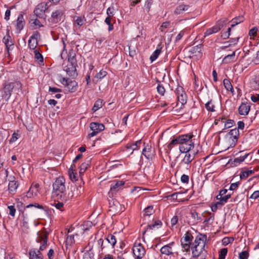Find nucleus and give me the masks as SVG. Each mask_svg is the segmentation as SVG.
Segmentation results:
<instances>
[{"mask_svg": "<svg viewBox=\"0 0 259 259\" xmlns=\"http://www.w3.org/2000/svg\"><path fill=\"white\" fill-rule=\"evenodd\" d=\"M65 180L62 177L56 178L53 184L52 195L55 200L67 201L72 199L73 193L72 191L66 193Z\"/></svg>", "mask_w": 259, "mask_h": 259, "instance_id": "1", "label": "nucleus"}, {"mask_svg": "<svg viewBox=\"0 0 259 259\" xmlns=\"http://www.w3.org/2000/svg\"><path fill=\"white\" fill-rule=\"evenodd\" d=\"M22 90V84L19 80L12 81H7L3 84V88L0 90V102L3 101L7 102L13 92L18 95Z\"/></svg>", "mask_w": 259, "mask_h": 259, "instance_id": "2", "label": "nucleus"}, {"mask_svg": "<svg viewBox=\"0 0 259 259\" xmlns=\"http://www.w3.org/2000/svg\"><path fill=\"white\" fill-rule=\"evenodd\" d=\"M76 52L73 49L69 51L68 57V64L65 67V71L67 74L73 78L77 76L78 73L76 70L77 67V60L76 58Z\"/></svg>", "mask_w": 259, "mask_h": 259, "instance_id": "3", "label": "nucleus"}, {"mask_svg": "<svg viewBox=\"0 0 259 259\" xmlns=\"http://www.w3.org/2000/svg\"><path fill=\"white\" fill-rule=\"evenodd\" d=\"M177 137L179 142V149L181 153L191 151L192 148H194V144L192 140L194 135L192 133L179 135Z\"/></svg>", "mask_w": 259, "mask_h": 259, "instance_id": "4", "label": "nucleus"}, {"mask_svg": "<svg viewBox=\"0 0 259 259\" xmlns=\"http://www.w3.org/2000/svg\"><path fill=\"white\" fill-rule=\"evenodd\" d=\"M61 83L65 86L67 90L70 93H74L77 90L78 83L75 80H71L69 78H63Z\"/></svg>", "mask_w": 259, "mask_h": 259, "instance_id": "5", "label": "nucleus"}, {"mask_svg": "<svg viewBox=\"0 0 259 259\" xmlns=\"http://www.w3.org/2000/svg\"><path fill=\"white\" fill-rule=\"evenodd\" d=\"M133 252L136 259H142L146 253L145 248L140 243L134 245Z\"/></svg>", "mask_w": 259, "mask_h": 259, "instance_id": "6", "label": "nucleus"}, {"mask_svg": "<svg viewBox=\"0 0 259 259\" xmlns=\"http://www.w3.org/2000/svg\"><path fill=\"white\" fill-rule=\"evenodd\" d=\"M90 127L92 132L89 134L88 136L89 138L96 136L99 132L103 131L105 128L103 124L98 122H91Z\"/></svg>", "mask_w": 259, "mask_h": 259, "instance_id": "7", "label": "nucleus"}, {"mask_svg": "<svg viewBox=\"0 0 259 259\" xmlns=\"http://www.w3.org/2000/svg\"><path fill=\"white\" fill-rule=\"evenodd\" d=\"M239 135V131L238 128H237L236 127L230 130V132L227 134V136H229V138L232 140V142L230 144V147H234L235 146L237 143Z\"/></svg>", "mask_w": 259, "mask_h": 259, "instance_id": "8", "label": "nucleus"}, {"mask_svg": "<svg viewBox=\"0 0 259 259\" xmlns=\"http://www.w3.org/2000/svg\"><path fill=\"white\" fill-rule=\"evenodd\" d=\"M144 148L142 150V154L148 159H152L155 155L154 148H152L148 144L145 145L144 143Z\"/></svg>", "mask_w": 259, "mask_h": 259, "instance_id": "9", "label": "nucleus"}, {"mask_svg": "<svg viewBox=\"0 0 259 259\" xmlns=\"http://www.w3.org/2000/svg\"><path fill=\"white\" fill-rule=\"evenodd\" d=\"M206 240V235L199 234L196 237L194 242L192 243L191 249H193V248L199 247V246H200V245H202V242H203L205 243Z\"/></svg>", "mask_w": 259, "mask_h": 259, "instance_id": "10", "label": "nucleus"}, {"mask_svg": "<svg viewBox=\"0 0 259 259\" xmlns=\"http://www.w3.org/2000/svg\"><path fill=\"white\" fill-rule=\"evenodd\" d=\"M145 224V223H143L141 225V227L143 228V229H144V230L142 233L143 239L144 241L145 240L144 236L146 234V233L148 229L152 230V229H154L157 226H159V227H161L162 224V222L160 220L156 221L154 222V223L153 224H148L146 227L144 226Z\"/></svg>", "mask_w": 259, "mask_h": 259, "instance_id": "11", "label": "nucleus"}, {"mask_svg": "<svg viewBox=\"0 0 259 259\" xmlns=\"http://www.w3.org/2000/svg\"><path fill=\"white\" fill-rule=\"evenodd\" d=\"M182 153H185V155L182 160V163H184L186 164H189L191 163V162L194 159L195 157L196 154L197 153V152H193L192 154L190 153L189 152H183Z\"/></svg>", "mask_w": 259, "mask_h": 259, "instance_id": "12", "label": "nucleus"}, {"mask_svg": "<svg viewBox=\"0 0 259 259\" xmlns=\"http://www.w3.org/2000/svg\"><path fill=\"white\" fill-rule=\"evenodd\" d=\"M63 14V12L60 10L53 12L51 15V22L54 24L57 23L61 21Z\"/></svg>", "mask_w": 259, "mask_h": 259, "instance_id": "13", "label": "nucleus"}, {"mask_svg": "<svg viewBox=\"0 0 259 259\" xmlns=\"http://www.w3.org/2000/svg\"><path fill=\"white\" fill-rule=\"evenodd\" d=\"M38 237L36 239V241L37 243H40V244H45L48 245L47 243L48 241L49 233L47 232H45L42 234H39L37 233Z\"/></svg>", "mask_w": 259, "mask_h": 259, "instance_id": "14", "label": "nucleus"}, {"mask_svg": "<svg viewBox=\"0 0 259 259\" xmlns=\"http://www.w3.org/2000/svg\"><path fill=\"white\" fill-rule=\"evenodd\" d=\"M123 181H114L111 185L110 190L111 192H115L122 189L124 184Z\"/></svg>", "mask_w": 259, "mask_h": 259, "instance_id": "15", "label": "nucleus"}, {"mask_svg": "<svg viewBox=\"0 0 259 259\" xmlns=\"http://www.w3.org/2000/svg\"><path fill=\"white\" fill-rule=\"evenodd\" d=\"M39 185L38 184H35V185H32L29 188V190L27 192L26 196L27 198L32 197L33 195H36L38 192V188Z\"/></svg>", "mask_w": 259, "mask_h": 259, "instance_id": "16", "label": "nucleus"}, {"mask_svg": "<svg viewBox=\"0 0 259 259\" xmlns=\"http://www.w3.org/2000/svg\"><path fill=\"white\" fill-rule=\"evenodd\" d=\"M19 186V184L17 181L14 180H10L9 185H8V190L10 193L14 194L16 190Z\"/></svg>", "mask_w": 259, "mask_h": 259, "instance_id": "17", "label": "nucleus"}, {"mask_svg": "<svg viewBox=\"0 0 259 259\" xmlns=\"http://www.w3.org/2000/svg\"><path fill=\"white\" fill-rule=\"evenodd\" d=\"M30 259H43V255L41 252L36 249H30L29 251Z\"/></svg>", "mask_w": 259, "mask_h": 259, "instance_id": "18", "label": "nucleus"}, {"mask_svg": "<svg viewBox=\"0 0 259 259\" xmlns=\"http://www.w3.org/2000/svg\"><path fill=\"white\" fill-rule=\"evenodd\" d=\"M25 21L23 15L21 14L18 17L16 23V29L18 30V33H19L21 30L23 29Z\"/></svg>", "mask_w": 259, "mask_h": 259, "instance_id": "19", "label": "nucleus"}, {"mask_svg": "<svg viewBox=\"0 0 259 259\" xmlns=\"http://www.w3.org/2000/svg\"><path fill=\"white\" fill-rule=\"evenodd\" d=\"M250 106L247 103H242L238 108L239 113L242 115H247L250 110Z\"/></svg>", "mask_w": 259, "mask_h": 259, "instance_id": "20", "label": "nucleus"}, {"mask_svg": "<svg viewBox=\"0 0 259 259\" xmlns=\"http://www.w3.org/2000/svg\"><path fill=\"white\" fill-rule=\"evenodd\" d=\"M11 38V37L9 34V31H8L7 33V35L5 36L3 39V41L6 45V49L7 50V54L8 55H10L9 50L10 49V47L13 45V44L12 43V41H10V39Z\"/></svg>", "mask_w": 259, "mask_h": 259, "instance_id": "21", "label": "nucleus"}, {"mask_svg": "<svg viewBox=\"0 0 259 259\" xmlns=\"http://www.w3.org/2000/svg\"><path fill=\"white\" fill-rule=\"evenodd\" d=\"M189 8L190 6L188 5L181 4L176 8L174 13L176 15L183 14L184 12L188 11Z\"/></svg>", "mask_w": 259, "mask_h": 259, "instance_id": "22", "label": "nucleus"}, {"mask_svg": "<svg viewBox=\"0 0 259 259\" xmlns=\"http://www.w3.org/2000/svg\"><path fill=\"white\" fill-rule=\"evenodd\" d=\"M178 144H179V142H178L177 137H174V138L170 141V142L165 146V152L166 153L168 154L170 152L171 149L172 148V147L174 146L177 145Z\"/></svg>", "mask_w": 259, "mask_h": 259, "instance_id": "23", "label": "nucleus"}, {"mask_svg": "<svg viewBox=\"0 0 259 259\" xmlns=\"http://www.w3.org/2000/svg\"><path fill=\"white\" fill-rule=\"evenodd\" d=\"M205 243L204 242H202V245H200V249L198 248H193L192 249V254L193 257H198L204 250Z\"/></svg>", "mask_w": 259, "mask_h": 259, "instance_id": "24", "label": "nucleus"}, {"mask_svg": "<svg viewBox=\"0 0 259 259\" xmlns=\"http://www.w3.org/2000/svg\"><path fill=\"white\" fill-rule=\"evenodd\" d=\"M162 49L161 45L159 44L158 46L157 49L153 53L150 57V60L152 62L155 61L161 53V50Z\"/></svg>", "mask_w": 259, "mask_h": 259, "instance_id": "25", "label": "nucleus"}, {"mask_svg": "<svg viewBox=\"0 0 259 259\" xmlns=\"http://www.w3.org/2000/svg\"><path fill=\"white\" fill-rule=\"evenodd\" d=\"M244 21V17L242 16H239L238 17H236L232 19L231 21H229V23L231 22L232 24L231 27H234L237 24L242 22Z\"/></svg>", "mask_w": 259, "mask_h": 259, "instance_id": "26", "label": "nucleus"}, {"mask_svg": "<svg viewBox=\"0 0 259 259\" xmlns=\"http://www.w3.org/2000/svg\"><path fill=\"white\" fill-rule=\"evenodd\" d=\"M220 28L218 27L215 24L212 27L206 30V31L204 32V36L206 37L207 36L210 35L213 33H215L219 31Z\"/></svg>", "mask_w": 259, "mask_h": 259, "instance_id": "27", "label": "nucleus"}, {"mask_svg": "<svg viewBox=\"0 0 259 259\" xmlns=\"http://www.w3.org/2000/svg\"><path fill=\"white\" fill-rule=\"evenodd\" d=\"M154 212V210L153 209V206L152 205L147 206L144 209V220H146V217H150Z\"/></svg>", "mask_w": 259, "mask_h": 259, "instance_id": "28", "label": "nucleus"}, {"mask_svg": "<svg viewBox=\"0 0 259 259\" xmlns=\"http://www.w3.org/2000/svg\"><path fill=\"white\" fill-rule=\"evenodd\" d=\"M160 251L162 254H164L167 255L173 253L171 251V247L169 245H166L162 247Z\"/></svg>", "mask_w": 259, "mask_h": 259, "instance_id": "29", "label": "nucleus"}, {"mask_svg": "<svg viewBox=\"0 0 259 259\" xmlns=\"http://www.w3.org/2000/svg\"><path fill=\"white\" fill-rule=\"evenodd\" d=\"M229 23L228 19L227 18H222L218 20L217 23V26L220 28V30L222 29L224 26L226 25Z\"/></svg>", "mask_w": 259, "mask_h": 259, "instance_id": "30", "label": "nucleus"}, {"mask_svg": "<svg viewBox=\"0 0 259 259\" xmlns=\"http://www.w3.org/2000/svg\"><path fill=\"white\" fill-rule=\"evenodd\" d=\"M106 240L108 243L110 244L112 247L114 248L116 243L115 237L112 234H108L106 237Z\"/></svg>", "mask_w": 259, "mask_h": 259, "instance_id": "31", "label": "nucleus"}, {"mask_svg": "<svg viewBox=\"0 0 259 259\" xmlns=\"http://www.w3.org/2000/svg\"><path fill=\"white\" fill-rule=\"evenodd\" d=\"M224 85L225 88V89L228 91H230L233 94L234 93V89L233 88V86L230 82V80L227 79H225L223 81Z\"/></svg>", "mask_w": 259, "mask_h": 259, "instance_id": "32", "label": "nucleus"}, {"mask_svg": "<svg viewBox=\"0 0 259 259\" xmlns=\"http://www.w3.org/2000/svg\"><path fill=\"white\" fill-rule=\"evenodd\" d=\"M254 171L253 170H245V171H241V174H240V178L241 179H247L249 176L251 175L254 174Z\"/></svg>", "mask_w": 259, "mask_h": 259, "instance_id": "33", "label": "nucleus"}, {"mask_svg": "<svg viewBox=\"0 0 259 259\" xmlns=\"http://www.w3.org/2000/svg\"><path fill=\"white\" fill-rule=\"evenodd\" d=\"M103 101L101 99H98L95 103L93 107L92 108V110L93 112H96L99 109L101 108L103 105Z\"/></svg>", "mask_w": 259, "mask_h": 259, "instance_id": "34", "label": "nucleus"}, {"mask_svg": "<svg viewBox=\"0 0 259 259\" xmlns=\"http://www.w3.org/2000/svg\"><path fill=\"white\" fill-rule=\"evenodd\" d=\"M240 164L239 159L235 158L234 159H230L226 165H228L229 167H235Z\"/></svg>", "mask_w": 259, "mask_h": 259, "instance_id": "35", "label": "nucleus"}, {"mask_svg": "<svg viewBox=\"0 0 259 259\" xmlns=\"http://www.w3.org/2000/svg\"><path fill=\"white\" fill-rule=\"evenodd\" d=\"M34 13L35 16L37 18H39L40 19H45L46 14L45 13L42 11L41 10H40L39 9L37 8L36 7L35 8L34 10Z\"/></svg>", "mask_w": 259, "mask_h": 259, "instance_id": "36", "label": "nucleus"}, {"mask_svg": "<svg viewBox=\"0 0 259 259\" xmlns=\"http://www.w3.org/2000/svg\"><path fill=\"white\" fill-rule=\"evenodd\" d=\"M8 176V171L7 169L5 170L3 174H0V185L5 184L7 182Z\"/></svg>", "mask_w": 259, "mask_h": 259, "instance_id": "37", "label": "nucleus"}, {"mask_svg": "<svg viewBox=\"0 0 259 259\" xmlns=\"http://www.w3.org/2000/svg\"><path fill=\"white\" fill-rule=\"evenodd\" d=\"M66 245L71 246L75 243V240L73 235H68L66 240Z\"/></svg>", "mask_w": 259, "mask_h": 259, "instance_id": "38", "label": "nucleus"}, {"mask_svg": "<svg viewBox=\"0 0 259 259\" xmlns=\"http://www.w3.org/2000/svg\"><path fill=\"white\" fill-rule=\"evenodd\" d=\"M231 194H227L225 196H220V197H219V196H217V199L220 200L219 201L221 202V204L223 205L224 203L227 202L228 200L231 198Z\"/></svg>", "mask_w": 259, "mask_h": 259, "instance_id": "39", "label": "nucleus"}, {"mask_svg": "<svg viewBox=\"0 0 259 259\" xmlns=\"http://www.w3.org/2000/svg\"><path fill=\"white\" fill-rule=\"evenodd\" d=\"M57 200V202H55L53 204H52L53 205L55 206V207L61 210V211H63L64 210V202H66V201H59V200Z\"/></svg>", "mask_w": 259, "mask_h": 259, "instance_id": "40", "label": "nucleus"}, {"mask_svg": "<svg viewBox=\"0 0 259 259\" xmlns=\"http://www.w3.org/2000/svg\"><path fill=\"white\" fill-rule=\"evenodd\" d=\"M35 55V59H36L39 63H42L44 62V59L42 55L37 50H34V51Z\"/></svg>", "mask_w": 259, "mask_h": 259, "instance_id": "41", "label": "nucleus"}, {"mask_svg": "<svg viewBox=\"0 0 259 259\" xmlns=\"http://www.w3.org/2000/svg\"><path fill=\"white\" fill-rule=\"evenodd\" d=\"M235 56V52H233L232 54L228 55L226 56L223 60V63H228L230 62L231 60H232L234 58Z\"/></svg>", "mask_w": 259, "mask_h": 259, "instance_id": "42", "label": "nucleus"}, {"mask_svg": "<svg viewBox=\"0 0 259 259\" xmlns=\"http://www.w3.org/2000/svg\"><path fill=\"white\" fill-rule=\"evenodd\" d=\"M28 47L30 50H35L36 46L38 45V41L29 39L28 40Z\"/></svg>", "mask_w": 259, "mask_h": 259, "instance_id": "43", "label": "nucleus"}, {"mask_svg": "<svg viewBox=\"0 0 259 259\" xmlns=\"http://www.w3.org/2000/svg\"><path fill=\"white\" fill-rule=\"evenodd\" d=\"M228 252L227 248H223L219 251V259H225Z\"/></svg>", "mask_w": 259, "mask_h": 259, "instance_id": "44", "label": "nucleus"}, {"mask_svg": "<svg viewBox=\"0 0 259 259\" xmlns=\"http://www.w3.org/2000/svg\"><path fill=\"white\" fill-rule=\"evenodd\" d=\"M205 107L208 111L214 112L215 111V107L214 105L212 104L211 100L209 101L205 104Z\"/></svg>", "mask_w": 259, "mask_h": 259, "instance_id": "45", "label": "nucleus"}, {"mask_svg": "<svg viewBox=\"0 0 259 259\" xmlns=\"http://www.w3.org/2000/svg\"><path fill=\"white\" fill-rule=\"evenodd\" d=\"M157 81L159 82V83L157 87V91L160 95L163 96L165 92V88L159 81Z\"/></svg>", "mask_w": 259, "mask_h": 259, "instance_id": "46", "label": "nucleus"}, {"mask_svg": "<svg viewBox=\"0 0 259 259\" xmlns=\"http://www.w3.org/2000/svg\"><path fill=\"white\" fill-rule=\"evenodd\" d=\"M29 39L38 41V40L40 39L39 32L38 31H34Z\"/></svg>", "mask_w": 259, "mask_h": 259, "instance_id": "47", "label": "nucleus"}, {"mask_svg": "<svg viewBox=\"0 0 259 259\" xmlns=\"http://www.w3.org/2000/svg\"><path fill=\"white\" fill-rule=\"evenodd\" d=\"M177 99L179 102H180L182 105L185 104L187 102L186 95L184 94L183 95H178Z\"/></svg>", "mask_w": 259, "mask_h": 259, "instance_id": "48", "label": "nucleus"}, {"mask_svg": "<svg viewBox=\"0 0 259 259\" xmlns=\"http://www.w3.org/2000/svg\"><path fill=\"white\" fill-rule=\"evenodd\" d=\"M234 238L233 237H226L224 238L222 240V244L224 246H226L229 243H232L234 241Z\"/></svg>", "mask_w": 259, "mask_h": 259, "instance_id": "49", "label": "nucleus"}, {"mask_svg": "<svg viewBox=\"0 0 259 259\" xmlns=\"http://www.w3.org/2000/svg\"><path fill=\"white\" fill-rule=\"evenodd\" d=\"M85 20H86L84 17H77L75 22L78 26H81L83 25Z\"/></svg>", "mask_w": 259, "mask_h": 259, "instance_id": "50", "label": "nucleus"}, {"mask_svg": "<svg viewBox=\"0 0 259 259\" xmlns=\"http://www.w3.org/2000/svg\"><path fill=\"white\" fill-rule=\"evenodd\" d=\"M235 124V121L232 119H228L225 123V129L229 128L231 127L233 125Z\"/></svg>", "mask_w": 259, "mask_h": 259, "instance_id": "51", "label": "nucleus"}, {"mask_svg": "<svg viewBox=\"0 0 259 259\" xmlns=\"http://www.w3.org/2000/svg\"><path fill=\"white\" fill-rule=\"evenodd\" d=\"M89 166V163L83 162L82 163L81 165L80 166V170H79V173L80 174H83L85 172L86 169L88 168V166Z\"/></svg>", "mask_w": 259, "mask_h": 259, "instance_id": "52", "label": "nucleus"}, {"mask_svg": "<svg viewBox=\"0 0 259 259\" xmlns=\"http://www.w3.org/2000/svg\"><path fill=\"white\" fill-rule=\"evenodd\" d=\"M193 238V237L191 233H190L189 232H187L185 234L184 241L191 243V241H192Z\"/></svg>", "mask_w": 259, "mask_h": 259, "instance_id": "53", "label": "nucleus"}, {"mask_svg": "<svg viewBox=\"0 0 259 259\" xmlns=\"http://www.w3.org/2000/svg\"><path fill=\"white\" fill-rule=\"evenodd\" d=\"M191 217L194 219H196L197 221H201V217L199 215V213L195 211H191L190 212Z\"/></svg>", "mask_w": 259, "mask_h": 259, "instance_id": "54", "label": "nucleus"}, {"mask_svg": "<svg viewBox=\"0 0 259 259\" xmlns=\"http://www.w3.org/2000/svg\"><path fill=\"white\" fill-rule=\"evenodd\" d=\"M249 256V253L247 251H243L239 253V259H247Z\"/></svg>", "mask_w": 259, "mask_h": 259, "instance_id": "55", "label": "nucleus"}, {"mask_svg": "<svg viewBox=\"0 0 259 259\" xmlns=\"http://www.w3.org/2000/svg\"><path fill=\"white\" fill-rule=\"evenodd\" d=\"M170 23L169 21H166L163 23H162L161 26V31L162 32H163L164 33H165L166 32V31H165L164 29L165 28H167L169 27L170 26Z\"/></svg>", "mask_w": 259, "mask_h": 259, "instance_id": "56", "label": "nucleus"}, {"mask_svg": "<svg viewBox=\"0 0 259 259\" xmlns=\"http://www.w3.org/2000/svg\"><path fill=\"white\" fill-rule=\"evenodd\" d=\"M222 205L221 204V202H220V201L217 202L215 203H214L213 204H212V205L211 206V209L212 211H213V212L216 211L217 210L218 208H219V207H221Z\"/></svg>", "mask_w": 259, "mask_h": 259, "instance_id": "57", "label": "nucleus"}, {"mask_svg": "<svg viewBox=\"0 0 259 259\" xmlns=\"http://www.w3.org/2000/svg\"><path fill=\"white\" fill-rule=\"evenodd\" d=\"M181 241L182 247L185 249L186 251H189L190 250V245H192V244L189 242L188 243H184L182 239H181Z\"/></svg>", "mask_w": 259, "mask_h": 259, "instance_id": "58", "label": "nucleus"}, {"mask_svg": "<svg viewBox=\"0 0 259 259\" xmlns=\"http://www.w3.org/2000/svg\"><path fill=\"white\" fill-rule=\"evenodd\" d=\"M94 253L90 251L85 252L83 255V259H93Z\"/></svg>", "mask_w": 259, "mask_h": 259, "instance_id": "59", "label": "nucleus"}, {"mask_svg": "<svg viewBox=\"0 0 259 259\" xmlns=\"http://www.w3.org/2000/svg\"><path fill=\"white\" fill-rule=\"evenodd\" d=\"M107 74V73L105 71L101 70L99 73H98L95 76V77L101 79L104 77H105Z\"/></svg>", "mask_w": 259, "mask_h": 259, "instance_id": "60", "label": "nucleus"}, {"mask_svg": "<svg viewBox=\"0 0 259 259\" xmlns=\"http://www.w3.org/2000/svg\"><path fill=\"white\" fill-rule=\"evenodd\" d=\"M77 181V183H76V184H75V187L74 188H76V189L77 190H79V192H80V189H81L82 185H84V183L81 179Z\"/></svg>", "mask_w": 259, "mask_h": 259, "instance_id": "61", "label": "nucleus"}, {"mask_svg": "<svg viewBox=\"0 0 259 259\" xmlns=\"http://www.w3.org/2000/svg\"><path fill=\"white\" fill-rule=\"evenodd\" d=\"M69 177H70V179L72 181H75V182H76L77 181H78V180L77 179V174L76 172H73V171H72L71 172H70V169H69Z\"/></svg>", "mask_w": 259, "mask_h": 259, "instance_id": "62", "label": "nucleus"}, {"mask_svg": "<svg viewBox=\"0 0 259 259\" xmlns=\"http://www.w3.org/2000/svg\"><path fill=\"white\" fill-rule=\"evenodd\" d=\"M175 93L177 95V96L178 97V95H183L185 94L183 87L181 86H179L175 91Z\"/></svg>", "mask_w": 259, "mask_h": 259, "instance_id": "63", "label": "nucleus"}, {"mask_svg": "<svg viewBox=\"0 0 259 259\" xmlns=\"http://www.w3.org/2000/svg\"><path fill=\"white\" fill-rule=\"evenodd\" d=\"M250 199L253 200H256L258 199L259 200V191H255L250 196Z\"/></svg>", "mask_w": 259, "mask_h": 259, "instance_id": "64", "label": "nucleus"}]
</instances>
